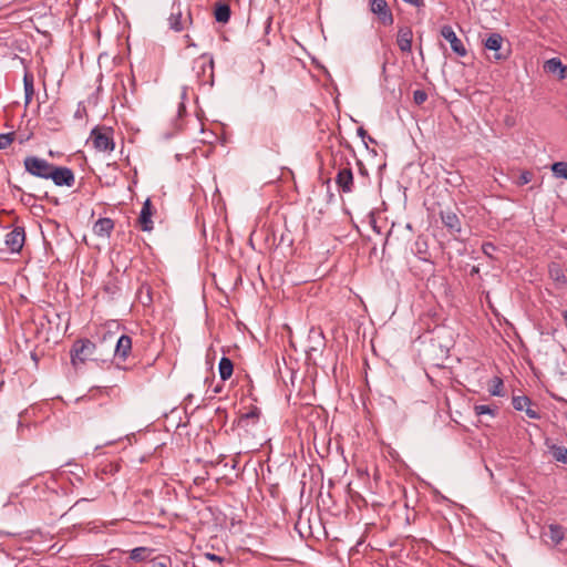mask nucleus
I'll return each instance as SVG.
<instances>
[{"mask_svg":"<svg viewBox=\"0 0 567 567\" xmlns=\"http://www.w3.org/2000/svg\"><path fill=\"white\" fill-rule=\"evenodd\" d=\"M34 79L33 75L29 72H25L23 76V86H24V104L28 106L32 97L34 95Z\"/></svg>","mask_w":567,"mask_h":567,"instance_id":"20","label":"nucleus"},{"mask_svg":"<svg viewBox=\"0 0 567 567\" xmlns=\"http://www.w3.org/2000/svg\"><path fill=\"white\" fill-rule=\"evenodd\" d=\"M442 223L451 233H460L461 231V220L457 215L453 212H442L441 213Z\"/></svg>","mask_w":567,"mask_h":567,"instance_id":"17","label":"nucleus"},{"mask_svg":"<svg viewBox=\"0 0 567 567\" xmlns=\"http://www.w3.org/2000/svg\"><path fill=\"white\" fill-rule=\"evenodd\" d=\"M95 343L97 344L95 361L106 362L111 357H113L115 333L112 331H105Z\"/></svg>","mask_w":567,"mask_h":567,"instance_id":"5","label":"nucleus"},{"mask_svg":"<svg viewBox=\"0 0 567 567\" xmlns=\"http://www.w3.org/2000/svg\"><path fill=\"white\" fill-rule=\"evenodd\" d=\"M91 140L94 147L100 152H111L114 150V142L109 130L94 128L91 133Z\"/></svg>","mask_w":567,"mask_h":567,"instance_id":"6","label":"nucleus"},{"mask_svg":"<svg viewBox=\"0 0 567 567\" xmlns=\"http://www.w3.org/2000/svg\"><path fill=\"white\" fill-rule=\"evenodd\" d=\"M24 168L29 174L35 177L49 179L53 164L43 158L28 156L24 158Z\"/></svg>","mask_w":567,"mask_h":567,"instance_id":"4","label":"nucleus"},{"mask_svg":"<svg viewBox=\"0 0 567 567\" xmlns=\"http://www.w3.org/2000/svg\"><path fill=\"white\" fill-rule=\"evenodd\" d=\"M114 228L111 218H100L93 226V233L99 237H109Z\"/></svg>","mask_w":567,"mask_h":567,"instance_id":"18","label":"nucleus"},{"mask_svg":"<svg viewBox=\"0 0 567 567\" xmlns=\"http://www.w3.org/2000/svg\"><path fill=\"white\" fill-rule=\"evenodd\" d=\"M14 133L0 134V150H4L14 141Z\"/></svg>","mask_w":567,"mask_h":567,"instance_id":"27","label":"nucleus"},{"mask_svg":"<svg viewBox=\"0 0 567 567\" xmlns=\"http://www.w3.org/2000/svg\"><path fill=\"white\" fill-rule=\"evenodd\" d=\"M549 271H550L551 277L555 278V280H557V281L563 280L564 282L566 281L561 269L557 265H553L550 267Z\"/></svg>","mask_w":567,"mask_h":567,"instance_id":"28","label":"nucleus"},{"mask_svg":"<svg viewBox=\"0 0 567 567\" xmlns=\"http://www.w3.org/2000/svg\"><path fill=\"white\" fill-rule=\"evenodd\" d=\"M530 400L525 395H518L513 398V406L518 411H525L526 414L532 419H537L538 414L536 411L529 408Z\"/></svg>","mask_w":567,"mask_h":567,"instance_id":"19","label":"nucleus"},{"mask_svg":"<svg viewBox=\"0 0 567 567\" xmlns=\"http://www.w3.org/2000/svg\"><path fill=\"white\" fill-rule=\"evenodd\" d=\"M484 48L492 51L493 54L488 56L491 61L499 62L508 58L509 51L504 50V38L499 33H489L486 39L483 40Z\"/></svg>","mask_w":567,"mask_h":567,"instance_id":"2","label":"nucleus"},{"mask_svg":"<svg viewBox=\"0 0 567 567\" xmlns=\"http://www.w3.org/2000/svg\"><path fill=\"white\" fill-rule=\"evenodd\" d=\"M427 99V94L424 91L416 90L413 93V100L416 104H423Z\"/></svg>","mask_w":567,"mask_h":567,"instance_id":"29","label":"nucleus"},{"mask_svg":"<svg viewBox=\"0 0 567 567\" xmlns=\"http://www.w3.org/2000/svg\"><path fill=\"white\" fill-rule=\"evenodd\" d=\"M551 454L556 461L567 464V449L565 446H553Z\"/></svg>","mask_w":567,"mask_h":567,"instance_id":"26","label":"nucleus"},{"mask_svg":"<svg viewBox=\"0 0 567 567\" xmlns=\"http://www.w3.org/2000/svg\"><path fill=\"white\" fill-rule=\"evenodd\" d=\"M370 10L378 17L381 24L391 25L393 23V14L385 0H371Z\"/></svg>","mask_w":567,"mask_h":567,"instance_id":"7","label":"nucleus"},{"mask_svg":"<svg viewBox=\"0 0 567 567\" xmlns=\"http://www.w3.org/2000/svg\"><path fill=\"white\" fill-rule=\"evenodd\" d=\"M530 181V174L529 173H523L520 175V184H527Z\"/></svg>","mask_w":567,"mask_h":567,"instance_id":"31","label":"nucleus"},{"mask_svg":"<svg viewBox=\"0 0 567 567\" xmlns=\"http://www.w3.org/2000/svg\"><path fill=\"white\" fill-rule=\"evenodd\" d=\"M474 411L476 415L491 414L493 415V410L488 405H475Z\"/></svg>","mask_w":567,"mask_h":567,"instance_id":"30","label":"nucleus"},{"mask_svg":"<svg viewBox=\"0 0 567 567\" xmlns=\"http://www.w3.org/2000/svg\"><path fill=\"white\" fill-rule=\"evenodd\" d=\"M152 214V203L150 199H146L142 207L141 215L138 218V223L141 225L142 230L150 231L153 229V221L151 219Z\"/></svg>","mask_w":567,"mask_h":567,"instance_id":"16","label":"nucleus"},{"mask_svg":"<svg viewBox=\"0 0 567 567\" xmlns=\"http://www.w3.org/2000/svg\"><path fill=\"white\" fill-rule=\"evenodd\" d=\"M214 14L217 22L227 23L230 18V8L226 3H218Z\"/></svg>","mask_w":567,"mask_h":567,"instance_id":"22","label":"nucleus"},{"mask_svg":"<svg viewBox=\"0 0 567 567\" xmlns=\"http://www.w3.org/2000/svg\"><path fill=\"white\" fill-rule=\"evenodd\" d=\"M441 35L450 43L451 49L456 55L465 56L467 54L462 40L457 38L451 25H443L441 28Z\"/></svg>","mask_w":567,"mask_h":567,"instance_id":"9","label":"nucleus"},{"mask_svg":"<svg viewBox=\"0 0 567 567\" xmlns=\"http://www.w3.org/2000/svg\"><path fill=\"white\" fill-rule=\"evenodd\" d=\"M49 179H52L56 186L68 187H71L75 182V177L72 169L55 165H53V169L51 171Z\"/></svg>","mask_w":567,"mask_h":567,"instance_id":"8","label":"nucleus"},{"mask_svg":"<svg viewBox=\"0 0 567 567\" xmlns=\"http://www.w3.org/2000/svg\"><path fill=\"white\" fill-rule=\"evenodd\" d=\"M97 344L89 339L76 340L71 349V362L74 367L87 360L95 361Z\"/></svg>","mask_w":567,"mask_h":567,"instance_id":"1","label":"nucleus"},{"mask_svg":"<svg viewBox=\"0 0 567 567\" xmlns=\"http://www.w3.org/2000/svg\"><path fill=\"white\" fill-rule=\"evenodd\" d=\"M152 551L153 550L147 547H137L131 550L130 557L133 560L143 561L151 556Z\"/></svg>","mask_w":567,"mask_h":567,"instance_id":"23","label":"nucleus"},{"mask_svg":"<svg viewBox=\"0 0 567 567\" xmlns=\"http://www.w3.org/2000/svg\"><path fill=\"white\" fill-rule=\"evenodd\" d=\"M200 59L204 61V63L207 62L209 64L210 70L213 71V66H214L213 59L209 56H206V55H203Z\"/></svg>","mask_w":567,"mask_h":567,"instance_id":"32","label":"nucleus"},{"mask_svg":"<svg viewBox=\"0 0 567 567\" xmlns=\"http://www.w3.org/2000/svg\"><path fill=\"white\" fill-rule=\"evenodd\" d=\"M103 567H110V566H103Z\"/></svg>","mask_w":567,"mask_h":567,"instance_id":"36","label":"nucleus"},{"mask_svg":"<svg viewBox=\"0 0 567 567\" xmlns=\"http://www.w3.org/2000/svg\"><path fill=\"white\" fill-rule=\"evenodd\" d=\"M190 10L182 9L181 3H174L168 18L169 28L176 32H181L192 24Z\"/></svg>","mask_w":567,"mask_h":567,"instance_id":"3","label":"nucleus"},{"mask_svg":"<svg viewBox=\"0 0 567 567\" xmlns=\"http://www.w3.org/2000/svg\"><path fill=\"white\" fill-rule=\"evenodd\" d=\"M564 319H565V322H566V326H567V311L564 312Z\"/></svg>","mask_w":567,"mask_h":567,"instance_id":"35","label":"nucleus"},{"mask_svg":"<svg viewBox=\"0 0 567 567\" xmlns=\"http://www.w3.org/2000/svg\"><path fill=\"white\" fill-rule=\"evenodd\" d=\"M503 381L502 379L495 377L491 380L488 385V391L492 395L502 396L503 395Z\"/></svg>","mask_w":567,"mask_h":567,"instance_id":"25","label":"nucleus"},{"mask_svg":"<svg viewBox=\"0 0 567 567\" xmlns=\"http://www.w3.org/2000/svg\"><path fill=\"white\" fill-rule=\"evenodd\" d=\"M544 71L550 74H556L559 80L567 78V68L564 66L561 61L557 58L547 60L544 63Z\"/></svg>","mask_w":567,"mask_h":567,"instance_id":"15","label":"nucleus"},{"mask_svg":"<svg viewBox=\"0 0 567 567\" xmlns=\"http://www.w3.org/2000/svg\"><path fill=\"white\" fill-rule=\"evenodd\" d=\"M413 32L411 28L403 27L398 31L396 43L402 52L411 53Z\"/></svg>","mask_w":567,"mask_h":567,"instance_id":"12","label":"nucleus"},{"mask_svg":"<svg viewBox=\"0 0 567 567\" xmlns=\"http://www.w3.org/2000/svg\"><path fill=\"white\" fill-rule=\"evenodd\" d=\"M209 558L213 559V560L218 559V557L216 555H209Z\"/></svg>","mask_w":567,"mask_h":567,"instance_id":"34","label":"nucleus"},{"mask_svg":"<svg viewBox=\"0 0 567 567\" xmlns=\"http://www.w3.org/2000/svg\"><path fill=\"white\" fill-rule=\"evenodd\" d=\"M219 374L223 380H228L233 375L234 364L230 359L223 357L219 361Z\"/></svg>","mask_w":567,"mask_h":567,"instance_id":"21","label":"nucleus"},{"mask_svg":"<svg viewBox=\"0 0 567 567\" xmlns=\"http://www.w3.org/2000/svg\"><path fill=\"white\" fill-rule=\"evenodd\" d=\"M545 542L558 545L565 538V528L557 524H550L547 530L543 532Z\"/></svg>","mask_w":567,"mask_h":567,"instance_id":"14","label":"nucleus"},{"mask_svg":"<svg viewBox=\"0 0 567 567\" xmlns=\"http://www.w3.org/2000/svg\"><path fill=\"white\" fill-rule=\"evenodd\" d=\"M25 235L22 227H16L6 235L4 244L9 251L18 252L22 249Z\"/></svg>","mask_w":567,"mask_h":567,"instance_id":"10","label":"nucleus"},{"mask_svg":"<svg viewBox=\"0 0 567 567\" xmlns=\"http://www.w3.org/2000/svg\"><path fill=\"white\" fill-rule=\"evenodd\" d=\"M551 172L557 178L567 179V162H556L551 165Z\"/></svg>","mask_w":567,"mask_h":567,"instance_id":"24","label":"nucleus"},{"mask_svg":"<svg viewBox=\"0 0 567 567\" xmlns=\"http://www.w3.org/2000/svg\"><path fill=\"white\" fill-rule=\"evenodd\" d=\"M336 183L344 193L351 192L353 186V174L351 168L343 167L339 169Z\"/></svg>","mask_w":567,"mask_h":567,"instance_id":"13","label":"nucleus"},{"mask_svg":"<svg viewBox=\"0 0 567 567\" xmlns=\"http://www.w3.org/2000/svg\"><path fill=\"white\" fill-rule=\"evenodd\" d=\"M153 567H167L165 563L157 561L153 565Z\"/></svg>","mask_w":567,"mask_h":567,"instance_id":"33","label":"nucleus"},{"mask_svg":"<svg viewBox=\"0 0 567 567\" xmlns=\"http://www.w3.org/2000/svg\"><path fill=\"white\" fill-rule=\"evenodd\" d=\"M132 350V339L128 336H121L118 339L115 338L113 348V357L122 361H125Z\"/></svg>","mask_w":567,"mask_h":567,"instance_id":"11","label":"nucleus"}]
</instances>
